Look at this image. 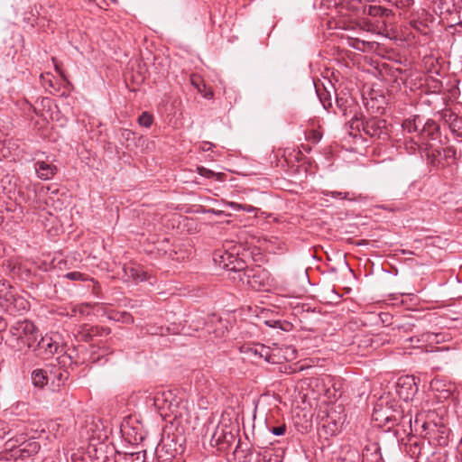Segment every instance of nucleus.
I'll list each match as a JSON object with an SVG mask.
<instances>
[{
    "label": "nucleus",
    "instance_id": "obj_9",
    "mask_svg": "<svg viewBox=\"0 0 462 462\" xmlns=\"http://www.w3.org/2000/svg\"><path fill=\"white\" fill-rule=\"evenodd\" d=\"M35 171L37 176L42 180H51L57 173L56 165L44 162L38 161L34 164Z\"/></svg>",
    "mask_w": 462,
    "mask_h": 462
},
{
    "label": "nucleus",
    "instance_id": "obj_36",
    "mask_svg": "<svg viewBox=\"0 0 462 462\" xmlns=\"http://www.w3.org/2000/svg\"><path fill=\"white\" fill-rule=\"evenodd\" d=\"M360 44H364V42L356 40L355 42V43L353 44V47L357 49V50H361Z\"/></svg>",
    "mask_w": 462,
    "mask_h": 462
},
{
    "label": "nucleus",
    "instance_id": "obj_15",
    "mask_svg": "<svg viewBox=\"0 0 462 462\" xmlns=\"http://www.w3.org/2000/svg\"><path fill=\"white\" fill-rule=\"evenodd\" d=\"M421 129L420 128V132L421 134H427L431 138H434L435 134L438 132V125L433 120H428L423 125L421 124Z\"/></svg>",
    "mask_w": 462,
    "mask_h": 462
},
{
    "label": "nucleus",
    "instance_id": "obj_10",
    "mask_svg": "<svg viewBox=\"0 0 462 462\" xmlns=\"http://www.w3.org/2000/svg\"><path fill=\"white\" fill-rule=\"evenodd\" d=\"M123 271L125 276L132 278L135 282H143L149 279L148 273L141 265L136 263L124 265Z\"/></svg>",
    "mask_w": 462,
    "mask_h": 462
},
{
    "label": "nucleus",
    "instance_id": "obj_22",
    "mask_svg": "<svg viewBox=\"0 0 462 462\" xmlns=\"http://www.w3.org/2000/svg\"><path fill=\"white\" fill-rule=\"evenodd\" d=\"M152 116L147 112H143L138 118L139 125L147 128L152 125Z\"/></svg>",
    "mask_w": 462,
    "mask_h": 462
},
{
    "label": "nucleus",
    "instance_id": "obj_1",
    "mask_svg": "<svg viewBox=\"0 0 462 462\" xmlns=\"http://www.w3.org/2000/svg\"><path fill=\"white\" fill-rule=\"evenodd\" d=\"M39 337L35 325L27 319L19 320L11 326L5 343L16 351L32 349Z\"/></svg>",
    "mask_w": 462,
    "mask_h": 462
},
{
    "label": "nucleus",
    "instance_id": "obj_21",
    "mask_svg": "<svg viewBox=\"0 0 462 462\" xmlns=\"http://www.w3.org/2000/svg\"><path fill=\"white\" fill-rule=\"evenodd\" d=\"M387 10L378 5L365 6L364 13L370 16H383Z\"/></svg>",
    "mask_w": 462,
    "mask_h": 462
},
{
    "label": "nucleus",
    "instance_id": "obj_38",
    "mask_svg": "<svg viewBox=\"0 0 462 462\" xmlns=\"http://www.w3.org/2000/svg\"><path fill=\"white\" fill-rule=\"evenodd\" d=\"M4 252H5L4 245H3V243L0 242V257H2L4 255Z\"/></svg>",
    "mask_w": 462,
    "mask_h": 462
},
{
    "label": "nucleus",
    "instance_id": "obj_26",
    "mask_svg": "<svg viewBox=\"0 0 462 462\" xmlns=\"http://www.w3.org/2000/svg\"><path fill=\"white\" fill-rule=\"evenodd\" d=\"M412 383H413V379L409 378V377L403 379L402 382L400 380L399 383H398V393H399V395L402 396V389H403V386L405 384L411 385Z\"/></svg>",
    "mask_w": 462,
    "mask_h": 462
},
{
    "label": "nucleus",
    "instance_id": "obj_28",
    "mask_svg": "<svg viewBox=\"0 0 462 462\" xmlns=\"http://www.w3.org/2000/svg\"><path fill=\"white\" fill-rule=\"evenodd\" d=\"M272 433L275 436H282L286 431V426L284 424L273 427L271 430Z\"/></svg>",
    "mask_w": 462,
    "mask_h": 462
},
{
    "label": "nucleus",
    "instance_id": "obj_16",
    "mask_svg": "<svg viewBox=\"0 0 462 462\" xmlns=\"http://www.w3.org/2000/svg\"><path fill=\"white\" fill-rule=\"evenodd\" d=\"M32 379L33 384L40 387H42L48 383V378L45 374V372L41 369H37L32 372Z\"/></svg>",
    "mask_w": 462,
    "mask_h": 462
},
{
    "label": "nucleus",
    "instance_id": "obj_35",
    "mask_svg": "<svg viewBox=\"0 0 462 462\" xmlns=\"http://www.w3.org/2000/svg\"><path fill=\"white\" fill-rule=\"evenodd\" d=\"M410 390H411V393H408L405 396H403L404 399H409L410 396H412L415 393V392L417 391V388L413 389L411 387Z\"/></svg>",
    "mask_w": 462,
    "mask_h": 462
},
{
    "label": "nucleus",
    "instance_id": "obj_5",
    "mask_svg": "<svg viewBox=\"0 0 462 462\" xmlns=\"http://www.w3.org/2000/svg\"><path fill=\"white\" fill-rule=\"evenodd\" d=\"M36 342L37 343H34V346L32 349L36 356L43 358H49L54 354L63 350L57 340L49 335L42 337L41 339Z\"/></svg>",
    "mask_w": 462,
    "mask_h": 462
},
{
    "label": "nucleus",
    "instance_id": "obj_30",
    "mask_svg": "<svg viewBox=\"0 0 462 462\" xmlns=\"http://www.w3.org/2000/svg\"><path fill=\"white\" fill-rule=\"evenodd\" d=\"M328 423H324L323 424V429H328L330 430V434H334L335 430H336V423L334 421H332V427H330V421H328V420H327Z\"/></svg>",
    "mask_w": 462,
    "mask_h": 462
},
{
    "label": "nucleus",
    "instance_id": "obj_4",
    "mask_svg": "<svg viewBox=\"0 0 462 462\" xmlns=\"http://www.w3.org/2000/svg\"><path fill=\"white\" fill-rule=\"evenodd\" d=\"M0 303L10 311L26 309L25 300L17 297L14 288L5 281H0Z\"/></svg>",
    "mask_w": 462,
    "mask_h": 462
},
{
    "label": "nucleus",
    "instance_id": "obj_40",
    "mask_svg": "<svg viewBox=\"0 0 462 462\" xmlns=\"http://www.w3.org/2000/svg\"><path fill=\"white\" fill-rule=\"evenodd\" d=\"M451 393V391L450 390H446L445 391V394L443 395L444 398H447L449 396V394Z\"/></svg>",
    "mask_w": 462,
    "mask_h": 462
},
{
    "label": "nucleus",
    "instance_id": "obj_14",
    "mask_svg": "<svg viewBox=\"0 0 462 462\" xmlns=\"http://www.w3.org/2000/svg\"><path fill=\"white\" fill-rule=\"evenodd\" d=\"M24 439L25 437L23 435L9 439L5 444V450H10L12 452V456L14 457L16 455V449L19 448L20 442Z\"/></svg>",
    "mask_w": 462,
    "mask_h": 462
},
{
    "label": "nucleus",
    "instance_id": "obj_6",
    "mask_svg": "<svg viewBox=\"0 0 462 462\" xmlns=\"http://www.w3.org/2000/svg\"><path fill=\"white\" fill-rule=\"evenodd\" d=\"M235 439L231 427L227 424L221 423L216 427L210 439V444L223 450L233 443Z\"/></svg>",
    "mask_w": 462,
    "mask_h": 462
},
{
    "label": "nucleus",
    "instance_id": "obj_31",
    "mask_svg": "<svg viewBox=\"0 0 462 462\" xmlns=\"http://www.w3.org/2000/svg\"><path fill=\"white\" fill-rule=\"evenodd\" d=\"M213 146H214L213 143H211L209 142H205L201 144V150L204 152H208V151H210Z\"/></svg>",
    "mask_w": 462,
    "mask_h": 462
},
{
    "label": "nucleus",
    "instance_id": "obj_7",
    "mask_svg": "<svg viewBox=\"0 0 462 462\" xmlns=\"http://www.w3.org/2000/svg\"><path fill=\"white\" fill-rule=\"evenodd\" d=\"M241 352L246 354L251 357L263 358L268 363H273L270 348L264 345L243 346Z\"/></svg>",
    "mask_w": 462,
    "mask_h": 462
},
{
    "label": "nucleus",
    "instance_id": "obj_19",
    "mask_svg": "<svg viewBox=\"0 0 462 462\" xmlns=\"http://www.w3.org/2000/svg\"><path fill=\"white\" fill-rule=\"evenodd\" d=\"M421 125V120L420 118H414L413 120H406L402 124V127L408 133L420 131Z\"/></svg>",
    "mask_w": 462,
    "mask_h": 462
},
{
    "label": "nucleus",
    "instance_id": "obj_8",
    "mask_svg": "<svg viewBox=\"0 0 462 462\" xmlns=\"http://www.w3.org/2000/svg\"><path fill=\"white\" fill-rule=\"evenodd\" d=\"M40 450L39 442L34 439H26V438L20 442L19 448L16 449L15 458L21 457H30L38 453Z\"/></svg>",
    "mask_w": 462,
    "mask_h": 462
},
{
    "label": "nucleus",
    "instance_id": "obj_2",
    "mask_svg": "<svg viewBox=\"0 0 462 462\" xmlns=\"http://www.w3.org/2000/svg\"><path fill=\"white\" fill-rule=\"evenodd\" d=\"M152 405L163 419H180L187 413V403L171 390L159 391L151 398Z\"/></svg>",
    "mask_w": 462,
    "mask_h": 462
},
{
    "label": "nucleus",
    "instance_id": "obj_33",
    "mask_svg": "<svg viewBox=\"0 0 462 462\" xmlns=\"http://www.w3.org/2000/svg\"><path fill=\"white\" fill-rule=\"evenodd\" d=\"M441 384V382L439 380L432 381L431 382V388L437 391H439V386Z\"/></svg>",
    "mask_w": 462,
    "mask_h": 462
},
{
    "label": "nucleus",
    "instance_id": "obj_17",
    "mask_svg": "<svg viewBox=\"0 0 462 462\" xmlns=\"http://www.w3.org/2000/svg\"><path fill=\"white\" fill-rule=\"evenodd\" d=\"M197 170H198V173L202 177H205L208 179L216 178V180H220V181L224 180L225 174L222 172L217 173V172H214L213 171L208 170L203 166L198 167Z\"/></svg>",
    "mask_w": 462,
    "mask_h": 462
},
{
    "label": "nucleus",
    "instance_id": "obj_27",
    "mask_svg": "<svg viewBox=\"0 0 462 462\" xmlns=\"http://www.w3.org/2000/svg\"><path fill=\"white\" fill-rule=\"evenodd\" d=\"M118 320L123 323L131 324L134 322V318L132 317L131 314L127 312H123L121 313L120 318H118Z\"/></svg>",
    "mask_w": 462,
    "mask_h": 462
},
{
    "label": "nucleus",
    "instance_id": "obj_11",
    "mask_svg": "<svg viewBox=\"0 0 462 462\" xmlns=\"http://www.w3.org/2000/svg\"><path fill=\"white\" fill-rule=\"evenodd\" d=\"M457 156L456 149L449 146L443 148L441 150L436 149L429 154V157L432 158V163L435 165H439L441 163L440 159H445L446 161L455 160Z\"/></svg>",
    "mask_w": 462,
    "mask_h": 462
},
{
    "label": "nucleus",
    "instance_id": "obj_18",
    "mask_svg": "<svg viewBox=\"0 0 462 462\" xmlns=\"http://www.w3.org/2000/svg\"><path fill=\"white\" fill-rule=\"evenodd\" d=\"M325 196H331L334 199H348V200H356L357 197L352 193L349 192H341V191H328L326 190L323 192Z\"/></svg>",
    "mask_w": 462,
    "mask_h": 462
},
{
    "label": "nucleus",
    "instance_id": "obj_3",
    "mask_svg": "<svg viewBox=\"0 0 462 462\" xmlns=\"http://www.w3.org/2000/svg\"><path fill=\"white\" fill-rule=\"evenodd\" d=\"M229 273V277L234 281L238 280L244 284H247L254 291H264L271 285L269 273L257 266L255 268H245L243 263H238L237 265L229 267L225 265Z\"/></svg>",
    "mask_w": 462,
    "mask_h": 462
},
{
    "label": "nucleus",
    "instance_id": "obj_29",
    "mask_svg": "<svg viewBox=\"0 0 462 462\" xmlns=\"http://www.w3.org/2000/svg\"><path fill=\"white\" fill-rule=\"evenodd\" d=\"M223 203H224L225 206L231 208L235 211H239V210H242V208H243V204H239V203H236V202L223 201Z\"/></svg>",
    "mask_w": 462,
    "mask_h": 462
},
{
    "label": "nucleus",
    "instance_id": "obj_42",
    "mask_svg": "<svg viewBox=\"0 0 462 462\" xmlns=\"http://www.w3.org/2000/svg\"><path fill=\"white\" fill-rule=\"evenodd\" d=\"M113 3H116L117 1L116 0H111Z\"/></svg>",
    "mask_w": 462,
    "mask_h": 462
},
{
    "label": "nucleus",
    "instance_id": "obj_20",
    "mask_svg": "<svg viewBox=\"0 0 462 462\" xmlns=\"http://www.w3.org/2000/svg\"><path fill=\"white\" fill-rule=\"evenodd\" d=\"M421 337L424 342L430 344L439 343L445 340V336L442 333L427 332L423 334Z\"/></svg>",
    "mask_w": 462,
    "mask_h": 462
},
{
    "label": "nucleus",
    "instance_id": "obj_39",
    "mask_svg": "<svg viewBox=\"0 0 462 462\" xmlns=\"http://www.w3.org/2000/svg\"><path fill=\"white\" fill-rule=\"evenodd\" d=\"M365 131H366V134H370L371 136H374V134H375V133H374L375 131H373V132H372V130H369V129H368V126L366 127V130H365Z\"/></svg>",
    "mask_w": 462,
    "mask_h": 462
},
{
    "label": "nucleus",
    "instance_id": "obj_34",
    "mask_svg": "<svg viewBox=\"0 0 462 462\" xmlns=\"http://www.w3.org/2000/svg\"><path fill=\"white\" fill-rule=\"evenodd\" d=\"M266 325H268L269 327H272V328H277L278 325H280V321L276 320V321H265Z\"/></svg>",
    "mask_w": 462,
    "mask_h": 462
},
{
    "label": "nucleus",
    "instance_id": "obj_24",
    "mask_svg": "<svg viewBox=\"0 0 462 462\" xmlns=\"http://www.w3.org/2000/svg\"><path fill=\"white\" fill-rule=\"evenodd\" d=\"M65 277L71 281H85L86 275L79 272H69L65 274Z\"/></svg>",
    "mask_w": 462,
    "mask_h": 462
},
{
    "label": "nucleus",
    "instance_id": "obj_13",
    "mask_svg": "<svg viewBox=\"0 0 462 462\" xmlns=\"http://www.w3.org/2000/svg\"><path fill=\"white\" fill-rule=\"evenodd\" d=\"M115 462H143V456L141 453H119L115 459Z\"/></svg>",
    "mask_w": 462,
    "mask_h": 462
},
{
    "label": "nucleus",
    "instance_id": "obj_37",
    "mask_svg": "<svg viewBox=\"0 0 462 462\" xmlns=\"http://www.w3.org/2000/svg\"><path fill=\"white\" fill-rule=\"evenodd\" d=\"M6 328V322L0 318V331L4 330Z\"/></svg>",
    "mask_w": 462,
    "mask_h": 462
},
{
    "label": "nucleus",
    "instance_id": "obj_12",
    "mask_svg": "<svg viewBox=\"0 0 462 462\" xmlns=\"http://www.w3.org/2000/svg\"><path fill=\"white\" fill-rule=\"evenodd\" d=\"M190 83L198 90V92L201 94L203 97L207 99L213 97V91L207 88L199 77L196 75L190 76Z\"/></svg>",
    "mask_w": 462,
    "mask_h": 462
},
{
    "label": "nucleus",
    "instance_id": "obj_41",
    "mask_svg": "<svg viewBox=\"0 0 462 462\" xmlns=\"http://www.w3.org/2000/svg\"><path fill=\"white\" fill-rule=\"evenodd\" d=\"M55 69H56L57 71L59 70V68H58L57 64H55Z\"/></svg>",
    "mask_w": 462,
    "mask_h": 462
},
{
    "label": "nucleus",
    "instance_id": "obj_32",
    "mask_svg": "<svg viewBox=\"0 0 462 462\" xmlns=\"http://www.w3.org/2000/svg\"><path fill=\"white\" fill-rule=\"evenodd\" d=\"M242 210H245L249 213H253L256 210V208L251 205H243Z\"/></svg>",
    "mask_w": 462,
    "mask_h": 462
},
{
    "label": "nucleus",
    "instance_id": "obj_25",
    "mask_svg": "<svg viewBox=\"0 0 462 462\" xmlns=\"http://www.w3.org/2000/svg\"><path fill=\"white\" fill-rule=\"evenodd\" d=\"M307 139L312 141L313 143H318L321 139V134L318 131L311 130L309 132Z\"/></svg>",
    "mask_w": 462,
    "mask_h": 462
},
{
    "label": "nucleus",
    "instance_id": "obj_23",
    "mask_svg": "<svg viewBox=\"0 0 462 462\" xmlns=\"http://www.w3.org/2000/svg\"><path fill=\"white\" fill-rule=\"evenodd\" d=\"M257 455L262 457L264 462H281V458L279 456H275L273 461L272 459V451L271 450H263V452H258Z\"/></svg>",
    "mask_w": 462,
    "mask_h": 462
}]
</instances>
